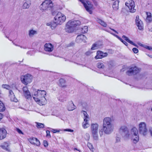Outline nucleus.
<instances>
[{"label": "nucleus", "instance_id": "393cba45", "mask_svg": "<svg viewBox=\"0 0 152 152\" xmlns=\"http://www.w3.org/2000/svg\"><path fill=\"white\" fill-rule=\"evenodd\" d=\"M147 15V18L146 19V21L148 23H151L152 21V16L151 14L148 12H146Z\"/></svg>", "mask_w": 152, "mask_h": 152}, {"label": "nucleus", "instance_id": "423d86ee", "mask_svg": "<svg viewBox=\"0 0 152 152\" xmlns=\"http://www.w3.org/2000/svg\"><path fill=\"white\" fill-rule=\"evenodd\" d=\"M99 125L97 123H92L91 125L92 135L95 140H97L98 137V131Z\"/></svg>", "mask_w": 152, "mask_h": 152}, {"label": "nucleus", "instance_id": "bb28decb", "mask_svg": "<svg viewBox=\"0 0 152 152\" xmlns=\"http://www.w3.org/2000/svg\"><path fill=\"white\" fill-rule=\"evenodd\" d=\"M81 113L83 115V120L85 119H86V120H90L89 116L86 112L84 110H82L81 111Z\"/></svg>", "mask_w": 152, "mask_h": 152}, {"label": "nucleus", "instance_id": "c03bdc74", "mask_svg": "<svg viewBox=\"0 0 152 152\" xmlns=\"http://www.w3.org/2000/svg\"><path fill=\"white\" fill-rule=\"evenodd\" d=\"M9 97H10L11 96L14 95V94L13 92L11 90H10V89L9 90Z\"/></svg>", "mask_w": 152, "mask_h": 152}, {"label": "nucleus", "instance_id": "0e129e2a", "mask_svg": "<svg viewBox=\"0 0 152 152\" xmlns=\"http://www.w3.org/2000/svg\"><path fill=\"white\" fill-rule=\"evenodd\" d=\"M150 132L151 135L152 136V130H150Z\"/></svg>", "mask_w": 152, "mask_h": 152}, {"label": "nucleus", "instance_id": "37998d69", "mask_svg": "<svg viewBox=\"0 0 152 152\" xmlns=\"http://www.w3.org/2000/svg\"><path fill=\"white\" fill-rule=\"evenodd\" d=\"M2 87L3 88H6L7 89L9 90L10 89V86L6 84H3L2 85Z\"/></svg>", "mask_w": 152, "mask_h": 152}, {"label": "nucleus", "instance_id": "e2e57ef3", "mask_svg": "<svg viewBox=\"0 0 152 152\" xmlns=\"http://www.w3.org/2000/svg\"><path fill=\"white\" fill-rule=\"evenodd\" d=\"M147 55L148 56H149L151 58H152V55H149V54H147Z\"/></svg>", "mask_w": 152, "mask_h": 152}, {"label": "nucleus", "instance_id": "c9c22d12", "mask_svg": "<svg viewBox=\"0 0 152 152\" xmlns=\"http://www.w3.org/2000/svg\"><path fill=\"white\" fill-rule=\"evenodd\" d=\"M98 68L99 69H102L104 68L105 66L101 62H99L97 64Z\"/></svg>", "mask_w": 152, "mask_h": 152}, {"label": "nucleus", "instance_id": "13d9d810", "mask_svg": "<svg viewBox=\"0 0 152 152\" xmlns=\"http://www.w3.org/2000/svg\"><path fill=\"white\" fill-rule=\"evenodd\" d=\"M86 135L87 137V139H89L90 137L89 134L88 133H86Z\"/></svg>", "mask_w": 152, "mask_h": 152}, {"label": "nucleus", "instance_id": "774afa93", "mask_svg": "<svg viewBox=\"0 0 152 152\" xmlns=\"http://www.w3.org/2000/svg\"><path fill=\"white\" fill-rule=\"evenodd\" d=\"M1 91H0V96H1Z\"/></svg>", "mask_w": 152, "mask_h": 152}, {"label": "nucleus", "instance_id": "8fccbe9b", "mask_svg": "<svg viewBox=\"0 0 152 152\" xmlns=\"http://www.w3.org/2000/svg\"><path fill=\"white\" fill-rule=\"evenodd\" d=\"M46 137H48L49 136V137H50V131L48 130H47L46 131Z\"/></svg>", "mask_w": 152, "mask_h": 152}, {"label": "nucleus", "instance_id": "ea45409f", "mask_svg": "<svg viewBox=\"0 0 152 152\" xmlns=\"http://www.w3.org/2000/svg\"><path fill=\"white\" fill-rule=\"evenodd\" d=\"M88 31L87 26H85L82 28L81 32L83 34L87 33Z\"/></svg>", "mask_w": 152, "mask_h": 152}, {"label": "nucleus", "instance_id": "864d4df0", "mask_svg": "<svg viewBox=\"0 0 152 152\" xmlns=\"http://www.w3.org/2000/svg\"><path fill=\"white\" fill-rule=\"evenodd\" d=\"M64 131L69 132H73V130L70 129H64Z\"/></svg>", "mask_w": 152, "mask_h": 152}, {"label": "nucleus", "instance_id": "2eb2a0df", "mask_svg": "<svg viewBox=\"0 0 152 152\" xmlns=\"http://www.w3.org/2000/svg\"><path fill=\"white\" fill-rule=\"evenodd\" d=\"M23 94L25 98L28 99H30L31 98V93L27 87H24L23 88Z\"/></svg>", "mask_w": 152, "mask_h": 152}, {"label": "nucleus", "instance_id": "473e14b6", "mask_svg": "<svg viewBox=\"0 0 152 152\" xmlns=\"http://www.w3.org/2000/svg\"><path fill=\"white\" fill-rule=\"evenodd\" d=\"M37 34V32L36 31L31 30L29 31V35L30 37H32L34 36V35Z\"/></svg>", "mask_w": 152, "mask_h": 152}, {"label": "nucleus", "instance_id": "6e6d98bb", "mask_svg": "<svg viewBox=\"0 0 152 152\" xmlns=\"http://www.w3.org/2000/svg\"><path fill=\"white\" fill-rule=\"evenodd\" d=\"M3 115L1 113H0V121L3 118Z\"/></svg>", "mask_w": 152, "mask_h": 152}, {"label": "nucleus", "instance_id": "72a5a7b5", "mask_svg": "<svg viewBox=\"0 0 152 152\" xmlns=\"http://www.w3.org/2000/svg\"><path fill=\"white\" fill-rule=\"evenodd\" d=\"M122 37L127 42H128L132 45L135 46V44L133 42L131 41L127 37H126L125 35H123L122 36Z\"/></svg>", "mask_w": 152, "mask_h": 152}, {"label": "nucleus", "instance_id": "20e7f679", "mask_svg": "<svg viewBox=\"0 0 152 152\" xmlns=\"http://www.w3.org/2000/svg\"><path fill=\"white\" fill-rule=\"evenodd\" d=\"M66 19V16L61 12L57 13L54 18V22L57 24L61 25L65 22Z\"/></svg>", "mask_w": 152, "mask_h": 152}, {"label": "nucleus", "instance_id": "9b49d317", "mask_svg": "<svg viewBox=\"0 0 152 152\" xmlns=\"http://www.w3.org/2000/svg\"><path fill=\"white\" fill-rule=\"evenodd\" d=\"M138 126L139 133L144 136L146 135L147 132V129L145 123L144 122H141L139 124Z\"/></svg>", "mask_w": 152, "mask_h": 152}, {"label": "nucleus", "instance_id": "6ab92c4d", "mask_svg": "<svg viewBox=\"0 0 152 152\" xmlns=\"http://www.w3.org/2000/svg\"><path fill=\"white\" fill-rule=\"evenodd\" d=\"M44 49L46 51L50 52L53 50V47L50 43H46L44 45Z\"/></svg>", "mask_w": 152, "mask_h": 152}, {"label": "nucleus", "instance_id": "a211bd4d", "mask_svg": "<svg viewBox=\"0 0 152 152\" xmlns=\"http://www.w3.org/2000/svg\"><path fill=\"white\" fill-rule=\"evenodd\" d=\"M28 141L32 144L39 146L40 143L38 140L36 138L31 137L28 139Z\"/></svg>", "mask_w": 152, "mask_h": 152}, {"label": "nucleus", "instance_id": "5fc2aeb1", "mask_svg": "<svg viewBox=\"0 0 152 152\" xmlns=\"http://www.w3.org/2000/svg\"><path fill=\"white\" fill-rule=\"evenodd\" d=\"M116 142H119L120 140V138L119 137H117L116 138Z\"/></svg>", "mask_w": 152, "mask_h": 152}, {"label": "nucleus", "instance_id": "09e8293b", "mask_svg": "<svg viewBox=\"0 0 152 152\" xmlns=\"http://www.w3.org/2000/svg\"><path fill=\"white\" fill-rule=\"evenodd\" d=\"M133 52L135 53H137L138 52V50L136 48H134L132 49Z\"/></svg>", "mask_w": 152, "mask_h": 152}, {"label": "nucleus", "instance_id": "7ed1b4c3", "mask_svg": "<svg viewBox=\"0 0 152 152\" xmlns=\"http://www.w3.org/2000/svg\"><path fill=\"white\" fill-rule=\"evenodd\" d=\"M80 24V22L78 20H69L66 24L65 30L66 32L72 33L74 30V28L79 26Z\"/></svg>", "mask_w": 152, "mask_h": 152}, {"label": "nucleus", "instance_id": "f03ea898", "mask_svg": "<svg viewBox=\"0 0 152 152\" xmlns=\"http://www.w3.org/2000/svg\"><path fill=\"white\" fill-rule=\"evenodd\" d=\"M46 93L45 91L33 89L32 93V96L37 102L39 103L42 102L43 100H45V96Z\"/></svg>", "mask_w": 152, "mask_h": 152}, {"label": "nucleus", "instance_id": "3c124183", "mask_svg": "<svg viewBox=\"0 0 152 152\" xmlns=\"http://www.w3.org/2000/svg\"><path fill=\"white\" fill-rule=\"evenodd\" d=\"M113 35L116 37L118 38L122 42H124V40H123L122 39L119 37L118 36L115 35V34H112Z\"/></svg>", "mask_w": 152, "mask_h": 152}, {"label": "nucleus", "instance_id": "79ce46f5", "mask_svg": "<svg viewBox=\"0 0 152 152\" xmlns=\"http://www.w3.org/2000/svg\"><path fill=\"white\" fill-rule=\"evenodd\" d=\"M87 145L91 151H93L94 147L92 145L90 142H88Z\"/></svg>", "mask_w": 152, "mask_h": 152}, {"label": "nucleus", "instance_id": "b1692460", "mask_svg": "<svg viewBox=\"0 0 152 152\" xmlns=\"http://www.w3.org/2000/svg\"><path fill=\"white\" fill-rule=\"evenodd\" d=\"M67 107L68 110L69 111H72L75 109V106L72 102L69 103Z\"/></svg>", "mask_w": 152, "mask_h": 152}, {"label": "nucleus", "instance_id": "dca6fc26", "mask_svg": "<svg viewBox=\"0 0 152 152\" xmlns=\"http://www.w3.org/2000/svg\"><path fill=\"white\" fill-rule=\"evenodd\" d=\"M136 23L140 30H142L143 29V24L142 22L139 19L138 15L136 16L135 20Z\"/></svg>", "mask_w": 152, "mask_h": 152}, {"label": "nucleus", "instance_id": "680f3d73", "mask_svg": "<svg viewBox=\"0 0 152 152\" xmlns=\"http://www.w3.org/2000/svg\"><path fill=\"white\" fill-rule=\"evenodd\" d=\"M74 151H75V150H77V151L79 152H80V151L77 148H75L74 149Z\"/></svg>", "mask_w": 152, "mask_h": 152}, {"label": "nucleus", "instance_id": "6e6552de", "mask_svg": "<svg viewBox=\"0 0 152 152\" xmlns=\"http://www.w3.org/2000/svg\"><path fill=\"white\" fill-rule=\"evenodd\" d=\"M132 139L134 143H136L139 140L138 130L135 127H133L131 130Z\"/></svg>", "mask_w": 152, "mask_h": 152}, {"label": "nucleus", "instance_id": "49530a36", "mask_svg": "<svg viewBox=\"0 0 152 152\" xmlns=\"http://www.w3.org/2000/svg\"><path fill=\"white\" fill-rule=\"evenodd\" d=\"M93 52L91 51L88 50L85 53V54L86 56H89Z\"/></svg>", "mask_w": 152, "mask_h": 152}, {"label": "nucleus", "instance_id": "a18cd8bd", "mask_svg": "<svg viewBox=\"0 0 152 152\" xmlns=\"http://www.w3.org/2000/svg\"><path fill=\"white\" fill-rule=\"evenodd\" d=\"M15 130L17 131L19 134H23V133L22 132V131L18 128H16L15 129Z\"/></svg>", "mask_w": 152, "mask_h": 152}, {"label": "nucleus", "instance_id": "39448f33", "mask_svg": "<svg viewBox=\"0 0 152 152\" xmlns=\"http://www.w3.org/2000/svg\"><path fill=\"white\" fill-rule=\"evenodd\" d=\"M119 132L124 139L127 140L129 138L130 133L128 128L126 126H121L120 128Z\"/></svg>", "mask_w": 152, "mask_h": 152}, {"label": "nucleus", "instance_id": "f704fd0d", "mask_svg": "<svg viewBox=\"0 0 152 152\" xmlns=\"http://www.w3.org/2000/svg\"><path fill=\"white\" fill-rule=\"evenodd\" d=\"M5 110V107L2 102L0 100V112H3Z\"/></svg>", "mask_w": 152, "mask_h": 152}, {"label": "nucleus", "instance_id": "7c9ffc66", "mask_svg": "<svg viewBox=\"0 0 152 152\" xmlns=\"http://www.w3.org/2000/svg\"><path fill=\"white\" fill-rule=\"evenodd\" d=\"M96 21L99 23L101 26H103L104 27H107V23L102 20L99 18H97L96 19Z\"/></svg>", "mask_w": 152, "mask_h": 152}, {"label": "nucleus", "instance_id": "338daca9", "mask_svg": "<svg viewBox=\"0 0 152 152\" xmlns=\"http://www.w3.org/2000/svg\"><path fill=\"white\" fill-rule=\"evenodd\" d=\"M21 48H23V47H22V46H20V47ZM23 48L24 49H26V48H25V47H23Z\"/></svg>", "mask_w": 152, "mask_h": 152}, {"label": "nucleus", "instance_id": "58836bf2", "mask_svg": "<svg viewBox=\"0 0 152 152\" xmlns=\"http://www.w3.org/2000/svg\"><path fill=\"white\" fill-rule=\"evenodd\" d=\"M37 124L36 126L38 128H42L44 127V124L41 123L36 122Z\"/></svg>", "mask_w": 152, "mask_h": 152}, {"label": "nucleus", "instance_id": "cd10ccee", "mask_svg": "<svg viewBox=\"0 0 152 152\" xmlns=\"http://www.w3.org/2000/svg\"><path fill=\"white\" fill-rule=\"evenodd\" d=\"M81 113L83 115V120L85 119H86V120H90L89 116L86 112L84 110H82L81 111Z\"/></svg>", "mask_w": 152, "mask_h": 152}, {"label": "nucleus", "instance_id": "0eeeda50", "mask_svg": "<svg viewBox=\"0 0 152 152\" xmlns=\"http://www.w3.org/2000/svg\"><path fill=\"white\" fill-rule=\"evenodd\" d=\"M53 6L52 1L50 0H46L41 4L39 7L42 11L50 10Z\"/></svg>", "mask_w": 152, "mask_h": 152}, {"label": "nucleus", "instance_id": "ddd939ff", "mask_svg": "<svg viewBox=\"0 0 152 152\" xmlns=\"http://www.w3.org/2000/svg\"><path fill=\"white\" fill-rule=\"evenodd\" d=\"M140 71V70L136 66H134L131 67L126 72V74L129 76L135 75L138 73Z\"/></svg>", "mask_w": 152, "mask_h": 152}, {"label": "nucleus", "instance_id": "f3484780", "mask_svg": "<svg viewBox=\"0 0 152 152\" xmlns=\"http://www.w3.org/2000/svg\"><path fill=\"white\" fill-rule=\"evenodd\" d=\"M87 38L84 35H78L76 38V42L78 43H81L82 42L84 43L86 42V40Z\"/></svg>", "mask_w": 152, "mask_h": 152}, {"label": "nucleus", "instance_id": "412c9836", "mask_svg": "<svg viewBox=\"0 0 152 152\" xmlns=\"http://www.w3.org/2000/svg\"><path fill=\"white\" fill-rule=\"evenodd\" d=\"M10 144L9 143L4 142L2 145H0V147L3 149L6 150L7 151H10L9 146Z\"/></svg>", "mask_w": 152, "mask_h": 152}, {"label": "nucleus", "instance_id": "4d7b16f0", "mask_svg": "<svg viewBox=\"0 0 152 152\" xmlns=\"http://www.w3.org/2000/svg\"><path fill=\"white\" fill-rule=\"evenodd\" d=\"M109 53L112 54L113 53V51L112 50H109Z\"/></svg>", "mask_w": 152, "mask_h": 152}, {"label": "nucleus", "instance_id": "f8f14e48", "mask_svg": "<svg viewBox=\"0 0 152 152\" xmlns=\"http://www.w3.org/2000/svg\"><path fill=\"white\" fill-rule=\"evenodd\" d=\"M126 5L128 7L130 12L134 13L136 11L135 8V4L134 1L132 0H129L125 3Z\"/></svg>", "mask_w": 152, "mask_h": 152}, {"label": "nucleus", "instance_id": "4be33fe9", "mask_svg": "<svg viewBox=\"0 0 152 152\" xmlns=\"http://www.w3.org/2000/svg\"><path fill=\"white\" fill-rule=\"evenodd\" d=\"M31 4L30 0H24V3L23 5V8L24 9L28 8Z\"/></svg>", "mask_w": 152, "mask_h": 152}, {"label": "nucleus", "instance_id": "de8ad7c7", "mask_svg": "<svg viewBox=\"0 0 152 152\" xmlns=\"http://www.w3.org/2000/svg\"><path fill=\"white\" fill-rule=\"evenodd\" d=\"M44 145L45 147H47L48 146V142L46 140H44L43 141Z\"/></svg>", "mask_w": 152, "mask_h": 152}, {"label": "nucleus", "instance_id": "5701e85b", "mask_svg": "<svg viewBox=\"0 0 152 152\" xmlns=\"http://www.w3.org/2000/svg\"><path fill=\"white\" fill-rule=\"evenodd\" d=\"M89 120H83V121L82 123V127L84 129H86L89 126Z\"/></svg>", "mask_w": 152, "mask_h": 152}, {"label": "nucleus", "instance_id": "a19ab883", "mask_svg": "<svg viewBox=\"0 0 152 152\" xmlns=\"http://www.w3.org/2000/svg\"><path fill=\"white\" fill-rule=\"evenodd\" d=\"M11 101L14 102H17L18 101V100L16 98L15 95H13L9 97Z\"/></svg>", "mask_w": 152, "mask_h": 152}, {"label": "nucleus", "instance_id": "a878e982", "mask_svg": "<svg viewBox=\"0 0 152 152\" xmlns=\"http://www.w3.org/2000/svg\"><path fill=\"white\" fill-rule=\"evenodd\" d=\"M118 0H116L114 1L113 5V7L115 10H117L118 9Z\"/></svg>", "mask_w": 152, "mask_h": 152}, {"label": "nucleus", "instance_id": "69168bd1", "mask_svg": "<svg viewBox=\"0 0 152 152\" xmlns=\"http://www.w3.org/2000/svg\"><path fill=\"white\" fill-rule=\"evenodd\" d=\"M149 31L152 32V28L150 29L149 30Z\"/></svg>", "mask_w": 152, "mask_h": 152}, {"label": "nucleus", "instance_id": "c756f323", "mask_svg": "<svg viewBox=\"0 0 152 152\" xmlns=\"http://www.w3.org/2000/svg\"><path fill=\"white\" fill-rule=\"evenodd\" d=\"M59 85L62 87H66V85L65 83V81L63 79H60L59 80Z\"/></svg>", "mask_w": 152, "mask_h": 152}, {"label": "nucleus", "instance_id": "bf43d9fd", "mask_svg": "<svg viewBox=\"0 0 152 152\" xmlns=\"http://www.w3.org/2000/svg\"><path fill=\"white\" fill-rule=\"evenodd\" d=\"M110 28L111 29V30H112V31H114V32H115V33H117V34H118V33L117 32V31H116V30H115L114 29H112V28Z\"/></svg>", "mask_w": 152, "mask_h": 152}, {"label": "nucleus", "instance_id": "4468645a", "mask_svg": "<svg viewBox=\"0 0 152 152\" xmlns=\"http://www.w3.org/2000/svg\"><path fill=\"white\" fill-rule=\"evenodd\" d=\"M108 54L107 53H104L100 50H98L96 52V55L95 57L96 59H102L107 57Z\"/></svg>", "mask_w": 152, "mask_h": 152}, {"label": "nucleus", "instance_id": "2f4dec72", "mask_svg": "<svg viewBox=\"0 0 152 152\" xmlns=\"http://www.w3.org/2000/svg\"><path fill=\"white\" fill-rule=\"evenodd\" d=\"M100 47V46L98 43H95L93 44L92 45L91 50H95L99 48Z\"/></svg>", "mask_w": 152, "mask_h": 152}, {"label": "nucleus", "instance_id": "e433bc0d", "mask_svg": "<svg viewBox=\"0 0 152 152\" xmlns=\"http://www.w3.org/2000/svg\"><path fill=\"white\" fill-rule=\"evenodd\" d=\"M139 45L142 47L147 49H148L150 50H152V47L148 46L147 45H143L141 43H140L139 44Z\"/></svg>", "mask_w": 152, "mask_h": 152}, {"label": "nucleus", "instance_id": "052dcab7", "mask_svg": "<svg viewBox=\"0 0 152 152\" xmlns=\"http://www.w3.org/2000/svg\"><path fill=\"white\" fill-rule=\"evenodd\" d=\"M123 43L125 44L126 46H127L128 45V43L125 41H124V42H123Z\"/></svg>", "mask_w": 152, "mask_h": 152}, {"label": "nucleus", "instance_id": "f257e3e1", "mask_svg": "<svg viewBox=\"0 0 152 152\" xmlns=\"http://www.w3.org/2000/svg\"><path fill=\"white\" fill-rule=\"evenodd\" d=\"M114 125L110 117H106L103 121L102 130L104 133L106 134H110L113 131Z\"/></svg>", "mask_w": 152, "mask_h": 152}, {"label": "nucleus", "instance_id": "1a4fd4ad", "mask_svg": "<svg viewBox=\"0 0 152 152\" xmlns=\"http://www.w3.org/2000/svg\"><path fill=\"white\" fill-rule=\"evenodd\" d=\"M20 79L22 83L25 85H27L32 82L33 76L31 75L27 74L24 75H22Z\"/></svg>", "mask_w": 152, "mask_h": 152}, {"label": "nucleus", "instance_id": "aec40b11", "mask_svg": "<svg viewBox=\"0 0 152 152\" xmlns=\"http://www.w3.org/2000/svg\"><path fill=\"white\" fill-rule=\"evenodd\" d=\"M7 131L3 128L0 129V140L4 138L6 136Z\"/></svg>", "mask_w": 152, "mask_h": 152}, {"label": "nucleus", "instance_id": "c85d7f7f", "mask_svg": "<svg viewBox=\"0 0 152 152\" xmlns=\"http://www.w3.org/2000/svg\"><path fill=\"white\" fill-rule=\"evenodd\" d=\"M58 25L57 24L54 22V20L53 23H47V25L50 26L52 29H55L57 26Z\"/></svg>", "mask_w": 152, "mask_h": 152}, {"label": "nucleus", "instance_id": "603ef678", "mask_svg": "<svg viewBox=\"0 0 152 152\" xmlns=\"http://www.w3.org/2000/svg\"><path fill=\"white\" fill-rule=\"evenodd\" d=\"M52 132L54 133H56L57 132H59L60 131L59 130H57L56 129H52Z\"/></svg>", "mask_w": 152, "mask_h": 152}, {"label": "nucleus", "instance_id": "9d476101", "mask_svg": "<svg viewBox=\"0 0 152 152\" xmlns=\"http://www.w3.org/2000/svg\"><path fill=\"white\" fill-rule=\"evenodd\" d=\"M80 1L83 4L86 10L90 14L92 13V10L93 9V5L91 2L88 1L81 0Z\"/></svg>", "mask_w": 152, "mask_h": 152}, {"label": "nucleus", "instance_id": "4c0bfd02", "mask_svg": "<svg viewBox=\"0 0 152 152\" xmlns=\"http://www.w3.org/2000/svg\"><path fill=\"white\" fill-rule=\"evenodd\" d=\"M139 45L142 47L147 49H148L150 50H152V47L148 46L147 45H143L141 43H140L139 44Z\"/></svg>", "mask_w": 152, "mask_h": 152}]
</instances>
